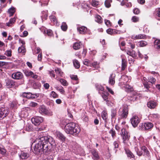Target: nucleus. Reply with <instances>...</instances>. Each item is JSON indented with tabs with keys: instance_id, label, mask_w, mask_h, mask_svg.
<instances>
[{
	"instance_id": "nucleus-1",
	"label": "nucleus",
	"mask_w": 160,
	"mask_h": 160,
	"mask_svg": "<svg viewBox=\"0 0 160 160\" xmlns=\"http://www.w3.org/2000/svg\"><path fill=\"white\" fill-rule=\"evenodd\" d=\"M38 140L33 148L34 152L36 154L42 153L46 155L50 154L55 145L53 138L47 135L39 137Z\"/></svg>"
},
{
	"instance_id": "nucleus-2",
	"label": "nucleus",
	"mask_w": 160,
	"mask_h": 160,
	"mask_svg": "<svg viewBox=\"0 0 160 160\" xmlns=\"http://www.w3.org/2000/svg\"><path fill=\"white\" fill-rule=\"evenodd\" d=\"M135 149L137 155L139 157L143 156L148 158L150 157V152L145 146L141 147L140 149L136 147L135 148Z\"/></svg>"
},
{
	"instance_id": "nucleus-3",
	"label": "nucleus",
	"mask_w": 160,
	"mask_h": 160,
	"mask_svg": "<svg viewBox=\"0 0 160 160\" xmlns=\"http://www.w3.org/2000/svg\"><path fill=\"white\" fill-rule=\"evenodd\" d=\"M154 127V124L151 122H147L140 124L138 128L139 130L143 131L151 130Z\"/></svg>"
},
{
	"instance_id": "nucleus-4",
	"label": "nucleus",
	"mask_w": 160,
	"mask_h": 160,
	"mask_svg": "<svg viewBox=\"0 0 160 160\" xmlns=\"http://www.w3.org/2000/svg\"><path fill=\"white\" fill-rule=\"evenodd\" d=\"M6 86L8 88H17L19 85L18 82L11 79L7 78L5 80Z\"/></svg>"
},
{
	"instance_id": "nucleus-5",
	"label": "nucleus",
	"mask_w": 160,
	"mask_h": 160,
	"mask_svg": "<svg viewBox=\"0 0 160 160\" xmlns=\"http://www.w3.org/2000/svg\"><path fill=\"white\" fill-rule=\"evenodd\" d=\"M38 112L42 115H47L52 116L53 115L52 112L48 110L43 105L40 106L38 108Z\"/></svg>"
},
{
	"instance_id": "nucleus-6",
	"label": "nucleus",
	"mask_w": 160,
	"mask_h": 160,
	"mask_svg": "<svg viewBox=\"0 0 160 160\" xmlns=\"http://www.w3.org/2000/svg\"><path fill=\"white\" fill-rule=\"evenodd\" d=\"M121 136L122 138L123 142L126 143L129 140L130 136L128 134V132L124 128H122L121 130Z\"/></svg>"
},
{
	"instance_id": "nucleus-7",
	"label": "nucleus",
	"mask_w": 160,
	"mask_h": 160,
	"mask_svg": "<svg viewBox=\"0 0 160 160\" xmlns=\"http://www.w3.org/2000/svg\"><path fill=\"white\" fill-rule=\"evenodd\" d=\"M128 106L127 105L124 106L122 108V110L121 112L119 113V118L121 119H126L128 114Z\"/></svg>"
},
{
	"instance_id": "nucleus-8",
	"label": "nucleus",
	"mask_w": 160,
	"mask_h": 160,
	"mask_svg": "<svg viewBox=\"0 0 160 160\" xmlns=\"http://www.w3.org/2000/svg\"><path fill=\"white\" fill-rule=\"evenodd\" d=\"M8 108L4 106L3 107H0V120L3 119L6 117L9 113Z\"/></svg>"
},
{
	"instance_id": "nucleus-9",
	"label": "nucleus",
	"mask_w": 160,
	"mask_h": 160,
	"mask_svg": "<svg viewBox=\"0 0 160 160\" xmlns=\"http://www.w3.org/2000/svg\"><path fill=\"white\" fill-rule=\"evenodd\" d=\"M138 97H140V94L137 92H133L127 97V99L129 101L134 102L136 100Z\"/></svg>"
},
{
	"instance_id": "nucleus-10",
	"label": "nucleus",
	"mask_w": 160,
	"mask_h": 160,
	"mask_svg": "<svg viewBox=\"0 0 160 160\" xmlns=\"http://www.w3.org/2000/svg\"><path fill=\"white\" fill-rule=\"evenodd\" d=\"M43 121L42 117L39 116H34L31 119V121L32 123L36 126H38Z\"/></svg>"
},
{
	"instance_id": "nucleus-11",
	"label": "nucleus",
	"mask_w": 160,
	"mask_h": 160,
	"mask_svg": "<svg viewBox=\"0 0 160 160\" xmlns=\"http://www.w3.org/2000/svg\"><path fill=\"white\" fill-rule=\"evenodd\" d=\"M72 122L68 123L65 126L64 128V130L65 132L68 134H70L73 135L74 134L73 131H72Z\"/></svg>"
},
{
	"instance_id": "nucleus-12",
	"label": "nucleus",
	"mask_w": 160,
	"mask_h": 160,
	"mask_svg": "<svg viewBox=\"0 0 160 160\" xmlns=\"http://www.w3.org/2000/svg\"><path fill=\"white\" fill-rule=\"evenodd\" d=\"M131 123L133 127H137L140 121V118L137 116H133L130 119Z\"/></svg>"
},
{
	"instance_id": "nucleus-13",
	"label": "nucleus",
	"mask_w": 160,
	"mask_h": 160,
	"mask_svg": "<svg viewBox=\"0 0 160 160\" xmlns=\"http://www.w3.org/2000/svg\"><path fill=\"white\" fill-rule=\"evenodd\" d=\"M72 131H73L74 134H73V136H77L80 132L81 131L80 128L74 122H72Z\"/></svg>"
},
{
	"instance_id": "nucleus-14",
	"label": "nucleus",
	"mask_w": 160,
	"mask_h": 160,
	"mask_svg": "<svg viewBox=\"0 0 160 160\" xmlns=\"http://www.w3.org/2000/svg\"><path fill=\"white\" fill-rule=\"evenodd\" d=\"M92 155V158L94 160H99L100 159V157L98 155V151L95 148L91 149L90 151Z\"/></svg>"
},
{
	"instance_id": "nucleus-15",
	"label": "nucleus",
	"mask_w": 160,
	"mask_h": 160,
	"mask_svg": "<svg viewBox=\"0 0 160 160\" xmlns=\"http://www.w3.org/2000/svg\"><path fill=\"white\" fill-rule=\"evenodd\" d=\"M12 78L14 79H20L23 77V75L21 72H17L13 73L12 75Z\"/></svg>"
},
{
	"instance_id": "nucleus-16",
	"label": "nucleus",
	"mask_w": 160,
	"mask_h": 160,
	"mask_svg": "<svg viewBox=\"0 0 160 160\" xmlns=\"http://www.w3.org/2000/svg\"><path fill=\"white\" fill-rule=\"evenodd\" d=\"M124 150L128 158L130 159L132 158L134 160L135 159V155L129 149L125 148Z\"/></svg>"
},
{
	"instance_id": "nucleus-17",
	"label": "nucleus",
	"mask_w": 160,
	"mask_h": 160,
	"mask_svg": "<svg viewBox=\"0 0 160 160\" xmlns=\"http://www.w3.org/2000/svg\"><path fill=\"white\" fill-rule=\"evenodd\" d=\"M124 87L125 88V91L128 93H131L133 92H136L134 90L132 87L128 84L125 85Z\"/></svg>"
},
{
	"instance_id": "nucleus-18",
	"label": "nucleus",
	"mask_w": 160,
	"mask_h": 160,
	"mask_svg": "<svg viewBox=\"0 0 160 160\" xmlns=\"http://www.w3.org/2000/svg\"><path fill=\"white\" fill-rule=\"evenodd\" d=\"M106 32L108 34L112 35H114L115 34H118L119 31L115 29L109 28L106 30Z\"/></svg>"
},
{
	"instance_id": "nucleus-19",
	"label": "nucleus",
	"mask_w": 160,
	"mask_h": 160,
	"mask_svg": "<svg viewBox=\"0 0 160 160\" xmlns=\"http://www.w3.org/2000/svg\"><path fill=\"white\" fill-rule=\"evenodd\" d=\"M83 44L81 42H76L73 45V47L75 50H77L82 48Z\"/></svg>"
},
{
	"instance_id": "nucleus-20",
	"label": "nucleus",
	"mask_w": 160,
	"mask_h": 160,
	"mask_svg": "<svg viewBox=\"0 0 160 160\" xmlns=\"http://www.w3.org/2000/svg\"><path fill=\"white\" fill-rule=\"evenodd\" d=\"M115 75L113 73L111 74L109 77V83L111 85H113L115 83Z\"/></svg>"
},
{
	"instance_id": "nucleus-21",
	"label": "nucleus",
	"mask_w": 160,
	"mask_h": 160,
	"mask_svg": "<svg viewBox=\"0 0 160 160\" xmlns=\"http://www.w3.org/2000/svg\"><path fill=\"white\" fill-rule=\"evenodd\" d=\"M148 107L150 109L154 108L157 105L156 102L153 101L151 100L147 103Z\"/></svg>"
},
{
	"instance_id": "nucleus-22",
	"label": "nucleus",
	"mask_w": 160,
	"mask_h": 160,
	"mask_svg": "<svg viewBox=\"0 0 160 160\" xmlns=\"http://www.w3.org/2000/svg\"><path fill=\"white\" fill-rule=\"evenodd\" d=\"M78 31L81 34H85L87 31V28L84 26H81L77 28Z\"/></svg>"
},
{
	"instance_id": "nucleus-23",
	"label": "nucleus",
	"mask_w": 160,
	"mask_h": 160,
	"mask_svg": "<svg viewBox=\"0 0 160 160\" xmlns=\"http://www.w3.org/2000/svg\"><path fill=\"white\" fill-rule=\"evenodd\" d=\"M127 66V62L124 58L122 59L121 71H124Z\"/></svg>"
},
{
	"instance_id": "nucleus-24",
	"label": "nucleus",
	"mask_w": 160,
	"mask_h": 160,
	"mask_svg": "<svg viewBox=\"0 0 160 160\" xmlns=\"http://www.w3.org/2000/svg\"><path fill=\"white\" fill-rule=\"evenodd\" d=\"M34 95L32 94L30 92H23L22 94V96L23 97L26 98H34L35 97L33 96Z\"/></svg>"
},
{
	"instance_id": "nucleus-25",
	"label": "nucleus",
	"mask_w": 160,
	"mask_h": 160,
	"mask_svg": "<svg viewBox=\"0 0 160 160\" xmlns=\"http://www.w3.org/2000/svg\"><path fill=\"white\" fill-rule=\"evenodd\" d=\"M57 135L58 139L62 142H64L65 141L66 138L62 133L60 132H57Z\"/></svg>"
},
{
	"instance_id": "nucleus-26",
	"label": "nucleus",
	"mask_w": 160,
	"mask_h": 160,
	"mask_svg": "<svg viewBox=\"0 0 160 160\" xmlns=\"http://www.w3.org/2000/svg\"><path fill=\"white\" fill-rule=\"evenodd\" d=\"M154 47L158 50H160V40L156 39L154 42Z\"/></svg>"
},
{
	"instance_id": "nucleus-27",
	"label": "nucleus",
	"mask_w": 160,
	"mask_h": 160,
	"mask_svg": "<svg viewBox=\"0 0 160 160\" xmlns=\"http://www.w3.org/2000/svg\"><path fill=\"white\" fill-rule=\"evenodd\" d=\"M26 51L25 46L23 45H22L20 47H19L18 49L19 53H22L24 55L25 54Z\"/></svg>"
},
{
	"instance_id": "nucleus-28",
	"label": "nucleus",
	"mask_w": 160,
	"mask_h": 160,
	"mask_svg": "<svg viewBox=\"0 0 160 160\" xmlns=\"http://www.w3.org/2000/svg\"><path fill=\"white\" fill-rule=\"evenodd\" d=\"M117 115V111L116 109L112 108L111 110V116L112 119H114L116 118V116Z\"/></svg>"
},
{
	"instance_id": "nucleus-29",
	"label": "nucleus",
	"mask_w": 160,
	"mask_h": 160,
	"mask_svg": "<svg viewBox=\"0 0 160 160\" xmlns=\"http://www.w3.org/2000/svg\"><path fill=\"white\" fill-rule=\"evenodd\" d=\"M150 117L152 118V119L153 121H157L158 120L159 118V115L158 113H153L151 114L150 115Z\"/></svg>"
},
{
	"instance_id": "nucleus-30",
	"label": "nucleus",
	"mask_w": 160,
	"mask_h": 160,
	"mask_svg": "<svg viewBox=\"0 0 160 160\" xmlns=\"http://www.w3.org/2000/svg\"><path fill=\"white\" fill-rule=\"evenodd\" d=\"M20 157L22 159H26L29 156V153L22 152L20 155Z\"/></svg>"
},
{
	"instance_id": "nucleus-31",
	"label": "nucleus",
	"mask_w": 160,
	"mask_h": 160,
	"mask_svg": "<svg viewBox=\"0 0 160 160\" xmlns=\"http://www.w3.org/2000/svg\"><path fill=\"white\" fill-rule=\"evenodd\" d=\"M109 95V93L107 91H105L102 93V97L104 101H107V100H108V97Z\"/></svg>"
},
{
	"instance_id": "nucleus-32",
	"label": "nucleus",
	"mask_w": 160,
	"mask_h": 160,
	"mask_svg": "<svg viewBox=\"0 0 160 160\" xmlns=\"http://www.w3.org/2000/svg\"><path fill=\"white\" fill-rule=\"evenodd\" d=\"M44 34H47L48 36H51L52 35V32L51 30L47 29L45 28L44 31H43Z\"/></svg>"
},
{
	"instance_id": "nucleus-33",
	"label": "nucleus",
	"mask_w": 160,
	"mask_h": 160,
	"mask_svg": "<svg viewBox=\"0 0 160 160\" xmlns=\"http://www.w3.org/2000/svg\"><path fill=\"white\" fill-rule=\"evenodd\" d=\"M15 8L12 7L10 8L8 11V12L10 16H13L15 12Z\"/></svg>"
},
{
	"instance_id": "nucleus-34",
	"label": "nucleus",
	"mask_w": 160,
	"mask_h": 160,
	"mask_svg": "<svg viewBox=\"0 0 160 160\" xmlns=\"http://www.w3.org/2000/svg\"><path fill=\"white\" fill-rule=\"evenodd\" d=\"M95 21L101 24L102 22V19L98 15H96L95 16Z\"/></svg>"
},
{
	"instance_id": "nucleus-35",
	"label": "nucleus",
	"mask_w": 160,
	"mask_h": 160,
	"mask_svg": "<svg viewBox=\"0 0 160 160\" xmlns=\"http://www.w3.org/2000/svg\"><path fill=\"white\" fill-rule=\"evenodd\" d=\"M73 63L74 66L76 68H79L80 67V64L78 61L76 59L73 61Z\"/></svg>"
},
{
	"instance_id": "nucleus-36",
	"label": "nucleus",
	"mask_w": 160,
	"mask_h": 160,
	"mask_svg": "<svg viewBox=\"0 0 160 160\" xmlns=\"http://www.w3.org/2000/svg\"><path fill=\"white\" fill-rule=\"evenodd\" d=\"M61 83V84L64 86H67L68 85V83L66 80L64 79H58Z\"/></svg>"
},
{
	"instance_id": "nucleus-37",
	"label": "nucleus",
	"mask_w": 160,
	"mask_h": 160,
	"mask_svg": "<svg viewBox=\"0 0 160 160\" xmlns=\"http://www.w3.org/2000/svg\"><path fill=\"white\" fill-rule=\"evenodd\" d=\"M138 43L140 47H145L148 44V42L146 41L143 40L139 41Z\"/></svg>"
},
{
	"instance_id": "nucleus-38",
	"label": "nucleus",
	"mask_w": 160,
	"mask_h": 160,
	"mask_svg": "<svg viewBox=\"0 0 160 160\" xmlns=\"http://www.w3.org/2000/svg\"><path fill=\"white\" fill-rule=\"evenodd\" d=\"M102 119L106 121L108 118V114L106 111H103L102 112Z\"/></svg>"
},
{
	"instance_id": "nucleus-39",
	"label": "nucleus",
	"mask_w": 160,
	"mask_h": 160,
	"mask_svg": "<svg viewBox=\"0 0 160 160\" xmlns=\"http://www.w3.org/2000/svg\"><path fill=\"white\" fill-rule=\"evenodd\" d=\"M109 133L111 134V136L113 138H115L116 137V133L115 130L113 128L111 129L109 131Z\"/></svg>"
},
{
	"instance_id": "nucleus-40",
	"label": "nucleus",
	"mask_w": 160,
	"mask_h": 160,
	"mask_svg": "<svg viewBox=\"0 0 160 160\" xmlns=\"http://www.w3.org/2000/svg\"><path fill=\"white\" fill-rule=\"evenodd\" d=\"M49 19L51 22H52L54 24H57V19L56 17L53 15H51L49 17Z\"/></svg>"
},
{
	"instance_id": "nucleus-41",
	"label": "nucleus",
	"mask_w": 160,
	"mask_h": 160,
	"mask_svg": "<svg viewBox=\"0 0 160 160\" xmlns=\"http://www.w3.org/2000/svg\"><path fill=\"white\" fill-rule=\"evenodd\" d=\"M62 30L64 31H66L68 29V26L66 22H63L61 26Z\"/></svg>"
},
{
	"instance_id": "nucleus-42",
	"label": "nucleus",
	"mask_w": 160,
	"mask_h": 160,
	"mask_svg": "<svg viewBox=\"0 0 160 160\" xmlns=\"http://www.w3.org/2000/svg\"><path fill=\"white\" fill-rule=\"evenodd\" d=\"M146 35L142 34H140L136 35L134 37V39H144L146 37Z\"/></svg>"
},
{
	"instance_id": "nucleus-43",
	"label": "nucleus",
	"mask_w": 160,
	"mask_h": 160,
	"mask_svg": "<svg viewBox=\"0 0 160 160\" xmlns=\"http://www.w3.org/2000/svg\"><path fill=\"white\" fill-rule=\"evenodd\" d=\"M96 87L97 89L99 91H101L103 92H105L104 91V88L101 85L96 84Z\"/></svg>"
},
{
	"instance_id": "nucleus-44",
	"label": "nucleus",
	"mask_w": 160,
	"mask_h": 160,
	"mask_svg": "<svg viewBox=\"0 0 160 160\" xmlns=\"http://www.w3.org/2000/svg\"><path fill=\"white\" fill-rule=\"evenodd\" d=\"M16 20V18H14L10 19L9 22L8 23H7V25L8 26H11L12 24L14 23L15 22Z\"/></svg>"
},
{
	"instance_id": "nucleus-45",
	"label": "nucleus",
	"mask_w": 160,
	"mask_h": 160,
	"mask_svg": "<svg viewBox=\"0 0 160 160\" xmlns=\"http://www.w3.org/2000/svg\"><path fill=\"white\" fill-rule=\"evenodd\" d=\"M10 107L12 109L16 108L17 107V103L15 101H12L10 104Z\"/></svg>"
},
{
	"instance_id": "nucleus-46",
	"label": "nucleus",
	"mask_w": 160,
	"mask_h": 160,
	"mask_svg": "<svg viewBox=\"0 0 160 160\" xmlns=\"http://www.w3.org/2000/svg\"><path fill=\"white\" fill-rule=\"evenodd\" d=\"M143 85L144 88L147 89V90H146V92H148L150 91L149 89L150 88L149 84L147 82H145L143 83Z\"/></svg>"
},
{
	"instance_id": "nucleus-47",
	"label": "nucleus",
	"mask_w": 160,
	"mask_h": 160,
	"mask_svg": "<svg viewBox=\"0 0 160 160\" xmlns=\"http://www.w3.org/2000/svg\"><path fill=\"white\" fill-rule=\"evenodd\" d=\"M54 71L57 74L61 76H62L63 73L60 69L57 68L55 69Z\"/></svg>"
},
{
	"instance_id": "nucleus-48",
	"label": "nucleus",
	"mask_w": 160,
	"mask_h": 160,
	"mask_svg": "<svg viewBox=\"0 0 160 160\" xmlns=\"http://www.w3.org/2000/svg\"><path fill=\"white\" fill-rule=\"evenodd\" d=\"M156 81V79L152 77H150L148 78V82H151L152 84H154Z\"/></svg>"
},
{
	"instance_id": "nucleus-49",
	"label": "nucleus",
	"mask_w": 160,
	"mask_h": 160,
	"mask_svg": "<svg viewBox=\"0 0 160 160\" xmlns=\"http://www.w3.org/2000/svg\"><path fill=\"white\" fill-rule=\"evenodd\" d=\"M33 128L32 125L28 124L26 126L25 130L27 131L30 132L33 130Z\"/></svg>"
},
{
	"instance_id": "nucleus-50",
	"label": "nucleus",
	"mask_w": 160,
	"mask_h": 160,
	"mask_svg": "<svg viewBox=\"0 0 160 160\" xmlns=\"http://www.w3.org/2000/svg\"><path fill=\"white\" fill-rule=\"evenodd\" d=\"M55 88L57 90L59 91L62 94H63L65 92V91L63 89V88L62 86H61L60 87L57 86L55 87Z\"/></svg>"
},
{
	"instance_id": "nucleus-51",
	"label": "nucleus",
	"mask_w": 160,
	"mask_h": 160,
	"mask_svg": "<svg viewBox=\"0 0 160 160\" xmlns=\"http://www.w3.org/2000/svg\"><path fill=\"white\" fill-rule=\"evenodd\" d=\"M25 75L27 76H32L33 75V72L30 71H25L24 72Z\"/></svg>"
},
{
	"instance_id": "nucleus-52",
	"label": "nucleus",
	"mask_w": 160,
	"mask_h": 160,
	"mask_svg": "<svg viewBox=\"0 0 160 160\" xmlns=\"http://www.w3.org/2000/svg\"><path fill=\"white\" fill-rule=\"evenodd\" d=\"M50 95L53 98H58L59 96L54 91H52L51 92Z\"/></svg>"
},
{
	"instance_id": "nucleus-53",
	"label": "nucleus",
	"mask_w": 160,
	"mask_h": 160,
	"mask_svg": "<svg viewBox=\"0 0 160 160\" xmlns=\"http://www.w3.org/2000/svg\"><path fill=\"white\" fill-rule=\"evenodd\" d=\"M99 2L96 1L95 0H92V5L94 7H96L99 5Z\"/></svg>"
},
{
	"instance_id": "nucleus-54",
	"label": "nucleus",
	"mask_w": 160,
	"mask_h": 160,
	"mask_svg": "<svg viewBox=\"0 0 160 160\" xmlns=\"http://www.w3.org/2000/svg\"><path fill=\"white\" fill-rule=\"evenodd\" d=\"M12 51L11 50H8L6 51L5 53V55L8 57H11L12 55Z\"/></svg>"
},
{
	"instance_id": "nucleus-55",
	"label": "nucleus",
	"mask_w": 160,
	"mask_h": 160,
	"mask_svg": "<svg viewBox=\"0 0 160 160\" xmlns=\"http://www.w3.org/2000/svg\"><path fill=\"white\" fill-rule=\"evenodd\" d=\"M104 4L106 7L109 8L111 6L110 0H106Z\"/></svg>"
},
{
	"instance_id": "nucleus-56",
	"label": "nucleus",
	"mask_w": 160,
	"mask_h": 160,
	"mask_svg": "<svg viewBox=\"0 0 160 160\" xmlns=\"http://www.w3.org/2000/svg\"><path fill=\"white\" fill-rule=\"evenodd\" d=\"M106 102L107 105L108 106L112 107L113 105V103L108 100L106 101Z\"/></svg>"
},
{
	"instance_id": "nucleus-57",
	"label": "nucleus",
	"mask_w": 160,
	"mask_h": 160,
	"mask_svg": "<svg viewBox=\"0 0 160 160\" xmlns=\"http://www.w3.org/2000/svg\"><path fill=\"white\" fill-rule=\"evenodd\" d=\"M83 63L84 65L87 66H89L90 64V63L89 62V60L86 59L84 60L83 61Z\"/></svg>"
},
{
	"instance_id": "nucleus-58",
	"label": "nucleus",
	"mask_w": 160,
	"mask_h": 160,
	"mask_svg": "<svg viewBox=\"0 0 160 160\" xmlns=\"http://www.w3.org/2000/svg\"><path fill=\"white\" fill-rule=\"evenodd\" d=\"M38 105V104L37 103L34 102H31L29 103V106L30 107H35L36 106H37Z\"/></svg>"
},
{
	"instance_id": "nucleus-59",
	"label": "nucleus",
	"mask_w": 160,
	"mask_h": 160,
	"mask_svg": "<svg viewBox=\"0 0 160 160\" xmlns=\"http://www.w3.org/2000/svg\"><path fill=\"white\" fill-rule=\"evenodd\" d=\"M105 22L106 25L108 27H109L111 25V22L109 20L105 19Z\"/></svg>"
},
{
	"instance_id": "nucleus-60",
	"label": "nucleus",
	"mask_w": 160,
	"mask_h": 160,
	"mask_svg": "<svg viewBox=\"0 0 160 160\" xmlns=\"http://www.w3.org/2000/svg\"><path fill=\"white\" fill-rule=\"evenodd\" d=\"M49 73L50 76H51V77L55 78V75L54 74V72L53 70L49 71Z\"/></svg>"
},
{
	"instance_id": "nucleus-61",
	"label": "nucleus",
	"mask_w": 160,
	"mask_h": 160,
	"mask_svg": "<svg viewBox=\"0 0 160 160\" xmlns=\"http://www.w3.org/2000/svg\"><path fill=\"white\" fill-rule=\"evenodd\" d=\"M70 77L72 80L77 81L78 79V76L76 75H72Z\"/></svg>"
},
{
	"instance_id": "nucleus-62",
	"label": "nucleus",
	"mask_w": 160,
	"mask_h": 160,
	"mask_svg": "<svg viewBox=\"0 0 160 160\" xmlns=\"http://www.w3.org/2000/svg\"><path fill=\"white\" fill-rule=\"evenodd\" d=\"M133 22H136L138 21V18L136 16H133L132 18Z\"/></svg>"
},
{
	"instance_id": "nucleus-63",
	"label": "nucleus",
	"mask_w": 160,
	"mask_h": 160,
	"mask_svg": "<svg viewBox=\"0 0 160 160\" xmlns=\"http://www.w3.org/2000/svg\"><path fill=\"white\" fill-rule=\"evenodd\" d=\"M128 44H129V46H130L132 49H133L135 48V44L134 43L129 42L128 43Z\"/></svg>"
},
{
	"instance_id": "nucleus-64",
	"label": "nucleus",
	"mask_w": 160,
	"mask_h": 160,
	"mask_svg": "<svg viewBox=\"0 0 160 160\" xmlns=\"http://www.w3.org/2000/svg\"><path fill=\"white\" fill-rule=\"evenodd\" d=\"M106 88L108 92H109L112 95H113L114 94V92L111 88H109L108 87H106Z\"/></svg>"
}]
</instances>
